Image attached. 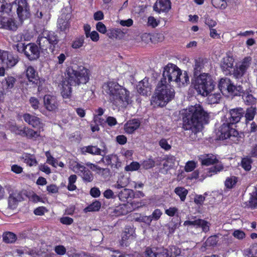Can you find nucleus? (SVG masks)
I'll list each match as a JSON object with an SVG mask.
<instances>
[{"mask_svg": "<svg viewBox=\"0 0 257 257\" xmlns=\"http://www.w3.org/2000/svg\"><path fill=\"white\" fill-rule=\"evenodd\" d=\"M209 114L199 104L191 105L184 110L183 113V127L191 132L189 136L190 141L197 140V133L202 128L203 124L207 123Z\"/></svg>", "mask_w": 257, "mask_h": 257, "instance_id": "nucleus-1", "label": "nucleus"}, {"mask_svg": "<svg viewBox=\"0 0 257 257\" xmlns=\"http://www.w3.org/2000/svg\"><path fill=\"white\" fill-rule=\"evenodd\" d=\"M67 80L62 84L61 92L63 98H69L71 95V86L86 84L89 79V71L83 66L73 65L67 69Z\"/></svg>", "mask_w": 257, "mask_h": 257, "instance_id": "nucleus-2", "label": "nucleus"}, {"mask_svg": "<svg viewBox=\"0 0 257 257\" xmlns=\"http://www.w3.org/2000/svg\"><path fill=\"white\" fill-rule=\"evenodd\" d=\"M103 89L109 96L110 101L118 107L126 106L131 100L130 92L114 82H109L103 85Z\"/></svg>", "mask_w": 257, "mask_h": 257, "instance_id": "nucleus-3", "label": "nucleus"}, {"mask_svg": "<svg viewBox=\"0 0 257 257\" xmlns=\"http://www.w3.org/2000/svg\"><path fill=\"white\" fill-rule=\"evenodd\" d=\"M175 91L167 84V81L161 79L158 83L154 95L152 97L151 103L154 107H164L173 99Z\"/></svg>", "mask_w": 257, "mask_h": 257, "instance_id": "nucleus-4", "label": "nucleus"}, {"mask_svg": "<svg viewBox=\"0 0 257 257\" xmlns=\"http://www.w3.org/2000/svg\"><path fill=\"white\" fill-rule=\"evenodd\" d=\"M161 79L167 81V83L171 81L175 82L179 85H184L189 81V77L186 72L182 73L181 70L175 65L170 64L165 68Z\"/></svg>", "mask_w": 257, "mask_h": 257, "instance_id": "nucleus-5", "label": "nucleus"}, {"mask_svg": "<svg viewBox=\"0 0 257 257\" xmlns=\"http://www.w3.org/2000/svg\"><path fill=\"white\" fill-rule=\"evenodd\" d=\"M59 41V37L54 32L45 30L39 36L36 42L42 52L49 53L53 52Z\"/></svg>", "mask_w": 257, "mask_h": 257, "instance_id": "nucleus-6", "label": "nucleus"}, {"mask_svg": "<svg viewBox=\"0 0 257 257\" xmlns=\"http://www.w3.org/2000/svg\"><path fill=\"white\" fill-rule=\"evenodd\" d=\"M195 77L194 87L197 92L203 96H207L211 93L214 87L211 76L208 73H202Z\"/></svg>", "mask_w": 257, "mask_h": 257, "instance_id": "nucleus-7", "label": "nucleus"}, {"mask_svg": "<svg viewBox=\"0 0 257 257\" xmlns=\"http://www.w3.org/2000/svg\"><path fill=\"white\" fill-rule=\"evenodd\" d=\"M247 82H245L242 85H234L228 78H221L218 83V88L223 94H229L234 96H240L245 91L247 86Z\"/></svg>", "mask_w": 257, "mask_h": 257, "instance_id": "nucleus-8", "label": "nucleus"}, {"mask_svg": "<svg viewBox=\"0 0 257 257\" xmlns=\"http://www.w3.org/2000/svg\"><path fill=\"white\" fill-rule=\"evenodd\" d=\"M233 124L226 120L219 127L216 134L220 140H225L231 137H237L238 135V132L233 128Z\"/></svg>", "mask_w": 257, "mask_h": 257, "instance_id": "nucleus-9", "label": "nucleus"}, {"mask_svg": "<svg viewBox=\"0 0 257 257\" xmlns=\"http://www.w3.org/2000/svg\"><path fill=\"white\" fill-rule=\"evenodd\" d=\"M14 4L17 7V13L21 21L30 17V7L27 0H15Z\"/></svg>", "mask_w": 257, "mask_h": 257, "instance_id": "nucleus-10", "label": "nucleus"}, {"mask_svg": "<svg viewBox=\"0 0 257 257\" xmlns=\"http://www.w3.org/2000/svg\"><path fill=\"white\" fill-rule=\"evenodd\" d=\"M0 59H1L2 66L6 67V68L14 66L18 62L17 56L5 51H0Z\"/></svg>", "mask_w": 257, "mask_h": 257, "instance_id": "nucleus-11", "label": "nucleus"}, {"mask_svg": "<svg viewBox=\"0 0 257 257\" xmlns=\"http://www.w3.org/2000/svg\"><path fill=\"white\" fill-rule=\"evenodd\" d=\"M25 55L31 61L38 59L40 57V48L33 43H29L26 45Z\"/></svg>", "mask_w": 257, "mask_h": 257, "instance_id": "nucleus-12", "label": "nucleus"}, {"mask_svg": "<svg viewBox=\"0 0 257 257\" xmlns=\"http://www.w3.org/2000/svg\"><path fill=\"white\" fill-rule=\"evenodd\" d=\"M23 199L21 193L17 190L12 191L10 193L8 198V207L10 209H14L16 208L18 203Z\"/></svg>", "mask_w": 257, "mask_h": 257, "instance_id": "nucleus-13", "label": "nucleus"}, {"mask_svg": "<svg viewBox=\"0 0 257 257\" xmlns=\"http://www.w3.org/2000/svg\"><path fill=\"white\" fill-rule=\"evenodd\" d=\"M23 117L26 122L32 125L33 127L37 129L43 128V124L37 116L31 115L30 113H25L23 115Z\"/></svg>", "mask_w": 257, "mask_h": 257, "instance_id": "nucleus-14", "label": "nucleus"}, {"mask_svg": "<svg viewBox=\"0 0 257 257\" xmlns=\"http://www.w3.org/2000/svg\"><path fill=\"white\" fill-rule=\"evenodd\" d=\"M184 225L185 226H193L196 228L201 227L202 230L206 232L209 230V223L203 219H196L193 221L186 220L184 222Z\"/></svg>", "mask_w": 257, "mask_h": 257, "instance_id": "nucleus-15", "label": "nucleus"}, {"mask_svg": "<svg viewBox=\"0 0 257 257\" xmlns=\"http://www.w3.org/2000/svg\"><path fill=\"white\" fill-rule=\"evenodd\" d=\"M244 111L242 108H236L232 109L230 110L229 117V122L231 124H235L239 122L241 118L243 116Z\"/></svg>", "mask_w": 257, "mask_h": 257, "instance_id": "nucleus-16", "label": "nucleus"}, {"mask_svg": "<svg viewBox=\"0 0 257 257\" xmlns=\"http://www.w3.org/2000/svg\"><path fill=\"white\" fill-rule=\"evenodd\" d=\"M209 68L208 62L206 60L200 58L196 59L194 67V76L199 75L201 72Z\"/></svg>", "mask_w": 257, "mask_h": 257, "instance_id": "nucleus-17", "label": "nucleus"}, {"mask_svg": "<svg viewBox=\"0 0 257 257\" xmlns=\"http://www.w3.org/2000/svg\"><path fill=\"white\" fill-rule=\"evenodd\" d=\"M45 107L49 111H54L58 108V102L55 96L45 95L44 97Z\"/></svg>", "mask_w": 257, "mask_h": 257, "instance_id": "nucleus-18", "label": "nucleus"}, {"mask_svg": "<svg viewBox=\"0 0 257 257\" xmlns=\"http://www.w3.org/2000/svg\"><path fill=\"white\" fill-rule=\"evenodd\" d=\"M171 8L170 0H157L154 6V10L158 13L168 12Z\"/></svg>", "mask_w": 257, "mask_h": 257, "instance_id": "nucleus-19", "label": "nucleus"}, {"mask_svg": "<svg viewBox=\"0 0 257 257\" xmlns=\"http://www.w3.org/2000/svg\"><path fill=\"white\" fill-rule=\"evenodd\" d=\"M233 59L229 56L224 57L220 63V67L225 75L230 74L232 71Z\"/></svg>", "mask_w": 257, "mask_h": 257, "instance_id": "nucleus-20", "label": "nucleus"}, {"mask_svg": "<svg viewBox=\"0 0 257 257\" xmlns=\"http://www.w3.org/2000/svg\"><path fill=\"white\" fill-rule=\"evenodd\" d=\"M75 167L78 170V172L81 173L80 175L84 182H91L93 181L94 178L93 174L85 167L78 164Z\"/></svg>", "mask_w": 257, "mask_h": 257, "instance_id": "nucleus-21", "label": "nucleus"}, {"mask_svg": "<svg viewBox=\"0 0 257 257\" xmlns=\"http://www.w3.org/2000/svg\"><path fill=\"white\" fill-rule=\"evenodd\" d=\"M0 28L15 31L17 29V26L13 19L0 17Z\"/></svg>", "mask_w": 257, "mask_h": 257, "instance_id": "nucleus-22", "label": "nucleus"}, {"mask_svg": "<svg viewBox=\"0 0 257 257\" xmlns=\"http://www.w3.org/2000/svg\"><path fill=\"white\" fill-rule=\"evenodd\" d=\"M246 84L247 86L245 88V91L241 94L242 99L246 105L253 106L255 104L256 99L252 94L249 93L251 92L250 84L247 83Z\"/></svg>", "mask_w": 257, "mask_h": 257, "instance_id": "nucleus-23", "label": "nucleus"}, {"mask_svg": "<svg viewBox=\"0 0 257 257\" xmlns=\"http://www.w3.org/2000/svg\"><path fill=\"white\" fill-rule=\"evenodd\" d=\"M26 76L30 82L37 84L39 82V76L37 71L32 67L29 66L25 71Z\"/></svg>", "mask_w": 257, "mask_h": 257, "instance_id": "nucleus-24", "label": "nucleus"}, {"mask_svg": "<svg viewBox=\"0 0 257 257\" xmlns=\"http://www.w3.org/2000/svg\"><path fill=\"white\" fill-rule=\"evenodd\" d=\"M198 158L202 165L209 166L217 164L218 162L216 157L212 154H205L199 156Z\"/></svg>", "mask_w": 257, "mask_h": 257, "instance_id": "nucleus-25", "label": "nucleus"}, {"mask_svg": "<svg viewBox=\"0 0 257 257\" xmlns=\"http://www.w3.org/2000/svg\"><path fill=\"white\" fill-rule=\"evenodd\" d=\"M140 121L137 119L130 120L125 123L124 130L127 134H132L140 127Z\"/></svg>", "mask_w": 257, "mask_h": 257, "instance_id": "nucleus-26", "label": "nucleus"}, {"mask_svg": "<svg viewBox=\"0 0 257 257\" xmlns=\"http://www.w3.org/2000/svg\"><path fill=\"white\" fill-rule=\"evenodd\" d=\"M70 14H63L58 20V26L62 31H66L69 27Z\"/></svg>", "mask_w": 257, "mask_h": 257, "instance_id": "nucleus-27", "label": "nucleus"}, {"mask_svg": "<svg viewBox=\"0 0 257 257\" xmlns=\"http://www.w3.org/2000/svg\"><path fill=\"white\" fill-rule=\"evenodd\" d=\"M134 230L133 228H125L122 234L120 244L122 246H127L128 242L127 240L130 238H133Z\"/></svg>", "mask_w": 257, "mask_h": 257, "instance_id": "nucleus-28", "label": "nucleus"}, {"mask_svg": "<svg viewBox=\"0 0 257 257\" xmlns=\"http://www.w3.org/2000/svg\"><path fill=\"white\" fill-rule=\"evenodd\" d=\"M151 88L149 85L147 80L144 79L140 82L137 86L138 92L143 95H148L151 92Z\"/></svg>", "mask_w": 257, "mask_h": 257, "instance_id": "nucleus-29", "label": "nucleus"}, {"mask_svg": "<svg viewBox=\"0 0 257 257\" xmlns=\"http://www.w3.org/2000/svg\"><path fill=\"white\" fill-rule=\"evenodd\" d=\"M223 168V166L221 163L216 164L215 166L208 169L206 175L202 176V178H200V180L202 181L207 177H211L213 175L217 174L218 172L222 171Z\"/></svg>", "mask_w": 257, "mask_h": 257, "instance_id": "nucleus-30", "label": "nucleus"}, {"mask_svg": "<svg viewBox=\"0 0 257 257\" xmlns=\"http://www.w3.org/2000/svg\"><path fill=\"white\" fill-rule=\"evenodd\" d=\"M102 156L99 163H103L105 165H112L113 163H116L118 160V157L116 155L110 154L108 155H101Z\"/></svg>", "mask_w": 257, "mask_h": 257, "instance_id": "nucleus-31", "label": "nucleus"}, {"mask_svg": "<svg viewBox=\"0 0 257 257\" xmlns=\"http://www.w3.org/2000/svg\"><path fill=\"white\" fill-rule=\"evenodd\" d=\"M130 183V178L127 176H120L113 186L116 189L125 187Z\"/></svg>", "mask_w": 257, "mask_h": 257, "instance_id": "nucleus-32", "label": "nucleus"}, {"mask_svg": "<svg viewBox=\"0 0 257 257\" xmlns=\"http://www.w3.org/2000/svg\"><path fill=\"white\" fill-rule=\"evenodd\" d=\"M16 79L13 76H8L2 82V86L4 89H10L14 87Z\"/></svg>", "mask_w": 257, "mask_h": 257, "instance_id": "nucleus-33", "label": "nucleus"}, {"mask_svg": "<svg viewBox=\"0 0 257 257\" xmlns=\"http://www.w3.org/2000/svg\"><path fill=\"white\" fill-rule=\"evenodd\" d=\"M257 109L256 107L251 106L247 108L244 113L246 122L248 121L252 120L256 114Z\"/></svg>", "mask_w": 257, "mask_h": 257, "instance_id": "nucleus-34", "label": "nucleus"}, {"mask_svg": "<svg viewBox=\"0 0 257 257\" xmlns=\"http://www.w3.org/2000/svg\"><path fill=\"white\" fill-rule=\"evenodd\" d=\"M118 195L120 200L125 201L128 198H132L134 196V193L132 190L124 189L119 193Z\"/></svg>", "mask_w": 257, "mask_h": 257, "instance_id": "nucleus-35", "label": "nucleus"}, {"mask_svg": "<svg viewBox=\"0 0 257 257\" xmlns=\"http://www.w3.org/2000/svg\"><path fill=\"white\" fill-rule=\"evenodd\" d=\"M244 253L248 257H257V243L252 244L248 248L244 250Z\"/></svg>", "mask_w": 257, "mask_h": 257, "instance_id": "nucleus-36", "label": "nucleus"}, {"mask_svg": "<svg viewBox=\"0 0 257 257\" xmlns=\"http://www.w3.org/2000/svg\"><path fill=\"white\" fill-rule=\"evenodd\" d=\"M12 6L5 0H0V15L8 14L11 11Z\"/></svg>", "mask_w": 257, "mask_h": 257, "instance_id": "nucleus-37", "label": "nucleus"}, {"mask_svg": "<svg viewBox=\"0 0 257 257\" xmlns=\"http://www.w3.org/2000/svg\"><path fill=\"white\" fill-rule=\"evenodd\" d=\"M175 193L178 195L182 201H184L188 193V190L183 187H178L175 189Z\"/></svg>", "mask_w": 257, "mask_h": 257, "instance_id": "nucleus-38", "label": "nucleus"}, {"mask_svg": "<svg viewBox=\"0 0 257 257\" xmlns=\"http://www.w3.org/2000/svg\"><path fill=\"white\" fill-rule=\"evenodd\" d=\"M16 240V235L14 233L8 232L4 233L3 240L6 243H11L14 242Z\"/></svg>", "mask_w": 257, "mask_h": 257, "instance_id": "nucleus-39", "label": "nucleus"}, {"mask_svg": "<svg viewBox=\"0 0 257 257\" xmlns=\"http://www.w3.org/2000/svg\"><path fill=\"white\" fill-rule=\"evenodd\" d=\"M175 162V158L174 156H169L165 160L163 163V168L168 170L174 165Z\"/></svg>", "mask_w": 257, "mask_h": 257, "instance_id": "nucleus-40", "label": "nucleus"}, {"mask_svg": "<svg viewBox=\"0 0 257 257\" xmlns=\"http://www.w3.org/2000/svg\"><path fill=\"white\" fill-rule=\"evenodd\" d=\"M25 133V137L28 139H36L40 136L39 132L38 131H35L28 127H26Z\"/></svg>", "mask_w": 257, "mask_h": 257, "instance_id": "nucleus-41", "label": "nucleus"}, {"mask_svg": "<svg viewBox=\"0 0 257 257\" xmlns=\"http://www.w3.org/2000/svg\"><path fill=\"white\" fill-rule=\"evenodd\" d=\"M85 152L92 155H101V150L96 146H89L84 148Z\"/></svg>", "mask_w": 257, "mask_h": 257, "instance_id": "nucleus-42", "label": "nucleus"}, {"mask_svg": "<svg viewBox=\"0 0 257 257\" xmlns=\"http://www.w3.org/2000/svg\"><path fill=\"white\" fill-rule=\"evenodd\" d=\"M208 101L211 104L217 103L219 102L221 95L219 93H210L207 95Z\"/></svg>", "mask_w": 257, "mask_h": 257, "instance_id": "nucleus-43", "label": "nucleus"}, {"mask_svg": "<svg viewBox=\"0 0 257 257\" xmlns=\"http://www.w3.org/2000/svg\"><path fill=\"white\" fill-rule=\"evenodd\" d=\"M84 43V37L82 36L78 38H77L73 42L72 44V47L74 49H77L81 48L83 46Z\"/></svg>", "mask_w": 257, "mask_h": 257, "instance_id": "nucleus-44", "label": "nucleus"}, {"mask_svg": "<svg viewBox=\"0 0 257 257\" xmlns=\"http://www.w3.org/2000/svg\"><path fill=\"white\" fill-rule=\"evenodd\" d=\"M237 182V178L231 176L226 178L225 182V186L229 189L232 188Z\"/></svg>", "mask_w": 257, "mask_h": 257, "instance_id": "nucleus-45", "label": "nucleus"}, {"mask_svg": "<svg viewBox=\"0 0 257 257\" xmlns=\"http://www.w3.org/2000/svg\"><path fill=\"white\" fill-rule=\"evenodd\" d=\"M77 180V176L75 175H71L68 178V184L67 186V189L69 191H74L76 189V186L74 185Z\"/></svg>", "mask_w": 257, "mask_h": 257, "instance_id": "nucleus-46", "label": "nucleus"}, {"mask_svg": "<svg viewBox=\"0 0 257 257\" xmlns=\"http://www.w3.org/2000/svg\"><path fill=\"white\" fill-rule=\"evenodd\" d=\"M101 207V203L99 201H95L90 205L85 208L86 211H98Z\"/></svg>", "mask_w": 257, "mask_h": 257, "instance_id": "nucleus-47", "label": "nucleus"}, {"mask_svg": "<svg viewBox=\"0 0 257 257\" xmlns=\"http://www.w3.org/2000/svg\"><path fill=\"white\" fill-rule=\"evenodd\" d=\"M213 6L222 10L225 9L227 7V3L225 0H212Z\"/></svg>", "mask_w": 257, "mask_h": 257, "instance_id": "nucleus-48", "label": "nucleus"}, {"mask_svg": "<svg viewBox=\"0 0 257 257\" xmlns=\"http://www.w3.org/2000/svg\"><path fill=\"white\" fill-rule=\"evenodd\" d=\"M24 162L30 166H36L37 162L35 158L30 155H26L23 157Z\"/></svg>", "mask_w": 257, "mask_h": 257, "instance_id": "nucleus-49", "label": "nucleus"}, {"mask_svg": "<svg viewBox=\"0 0 257 257\" xmlns=\"http://www.w3.org/2000/svg\"><path fill=\"white\" fill-rule=\"evenodd\" d=\"M249 203L252 207L257 208V188H255L254 191L251 193Z\"/></svg>", "mask_w": 257, "mask_h": 257, "instance_id": "nucleus-50", "label": "nucleus"}, {"mask_svg": "<svg viewBox=\"0 0 257 257\" xmlns=\"http://www.w3.org/2000/svg\"><path fill=\"white\" fill-rule=\"evenodd\" d=\"M251 159L249 157L244 158L241 161V166L246 171H249L251 169Z\"/></svg>", "mask_w": 257, "mask_h": 257, "instance_id": "nucleus-51", "label": "nucleus"}, {"mask_svg": "<svg viewBox=\"0 0 257 257\" xmlns=\"http://www.w3.org/2000/svg\"><path fill=\"white\" fill-rule=\"evenodd\" d=\"M140 167V165L138 162H133L130 165L125 167V170L126 171H134L138 170Z\"/></svg>", "mask_w": 257, "mask_h": 257, "instance_id": "nucleus-52", "label": "nucleus"}, {"mask_svg": "<svg viewBox=\"0 0 257 257\" xmlns=\"http://www.w3.org/2000/svg\"><path fill=\"white\" fill-rule=\"evenodd\" d=\"M169 251L170 252L169 253V257H176L181 253L180 249L176 246H171Z\"/></svg>", "mask_w": 257, "mask_h": 257, "instance_id": "nucleus-53", "label": "nucleus"}, {"mask_svg": "<svg viewBox=\"0 0 257 257\" xmlns=\"http://www.w3.org/2000/svg\"><path fill=\"white\" fill-rule=\"evenodd\" d=\"M142 167L145 169H149L155 166V161L152 159L144 161L142 164Z\"/></svg>", "mask_w": 257, "mask_h": 257, "instance_id": "nucleus-54", "label": "nucleus"}, {"mask_svg": "<svg viewBox=\"0 0 257 257\" xmlns=\"http://www.w3.org/2000/svg\"><path fill=\"white\" fill-rule=\"evenodd\" d=\"M196 167V163L193 161H190L186 163L185 170L186 172H189L192 171Z\"/></svg>", "mask_w": 257, "mask_h": 257, "instance_id": "nucleus-55", "label": "nucleus"}, {"mask_svg": "<svg viewBox=\"0 0 257 257\" xmlns=\"http://www.w3.org/2000/svg\"><path fill=\"white\" fill-rule=\"evenodd\" d=\"M12 130L14 131L17 135H20L23 137H25L26 127H21L17 126L12 128Z\"/></svg>", "mask_w": 257, "mask_h": 257, "instance_id": "nucleus-56", "label": "nucleus"}, {"mask_svg": "<svg viewBox=\"0 0 257 257\" xmlns=\"http://www.w3.org/2000/svg\"><path fill=\"white\" fill-rule=\"evenodd\" d=\"M232 235L238 239H243L245 237V233L242 230L239 229L235 230L233 233Z\"/></svg>", "mask_w": 257, "mask_h": 257, "instance_id": "nucleus-57", "label": "nucleus"}, {"mask_svg": "<svg viewBox=\"0 0 257 257\" xmlns=\"http://www.w3.org/2000/svg\"><path fill=\"white\" fill-rule=\"evenodd\" d=\"M156 257H169V251L164 248H159L156 251Z\"/></svg>", "mask_w": 257, "mask_h": 257, "instance_id": "nucleus-58", "label": "nucleus"}, {"mask_svg": "<svg viewBox=\"0 0 257 257\" xmlns=\"http://www.w3.org/2000/svg\"><path fill=\"white\" fill-rule=\"evenodd\" d=\"M45 156L47 158V162L52 165L54 167H55V163H56V159L53 158L50 152L49 151H47L45 153Z\"/></svg>", "mask_w": 257, "mask_h": 257, "instance_id": "nucleus-59", "label": "nucleus"}, {"mask_svg": "<svg viewBox=\"0 0 257 257\" xmlns=\"http://www.w3.org/2000/svg\"><path fill=\"white\" fill-rule=\"evenodd\" d=\"M250 61L251 58L250 57L245 58L239 67L241 68V69H242L243 71H246L250 65Z\"/></svg>", "mask_w": 257, "mask_h": 257, "instance_id": "nucleus-60", "label": "nucleus"}, {"mask_svg": "<svg viewBox=\"0 0 257 257\" xmlns=\"http://www.w3.org/2000/svg\"><path fill=\"white\" fill-rule=\"evenodd\" d=\"M159 145L166 151H168L171 148V145L168 144L167 141L165 139H162L160 141Z\"/></svg>", "mask_w": 257, "mask_h": 257, "instance_id": "nucleus-61", "label": "nucleus"}, {"mask_svg": "<svg viewBox=\"0 0 257 257\" xmlns=\"http://www.w3.org/2000/svg\"><path fill=\"white\" fill-rule=\"evenodd\" d=\"M178 209L177 207H170L165 210V213L169 216L173 217L178 212Z\"/></svg>", "mask_w": 257, "mask_h": 257, "instance_id": "nucleus-62", "label": "nucleus"}, {"mask_svg": "<svg viewBox=\"0 0 257 257\" xmlns=\"http://www.w3.org/2000/svg\"><path fill=\"white\" fill-rule=\"evenodd\" d=\"M55 251L59 255H64L66 253V249L63 245H57L55 247Z\"/></svg>", "mask_w": 257, "mask_h": 257, "instance_id": "nucleus-63", "label": "nucleus"}, {"mask_svg": "<svg viewBox=\"0 0 257 257\" xmlns=\"http://www.w3.org/2000/svg\"><path fill=\"white\" fill-rule=\"evenodd\" d=\"M156 251H154L152 248L147 247L144 252V257H156Z\"/></svg>", "mask_w": 257, "mask_h": 257, "instance_id": "nucleus-64", "label": "nucleus"}]
</instances>
